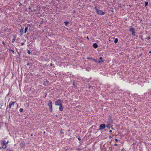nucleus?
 <instances>
[{
  "mask_svg": "<svg viewBox=\"0 0 151 151\" xmlns=\"http://www.w3.org/2000/svg\"><path fill=\"white\" fill-rule=\"evenodd\" d=\"M94 9L96 10L98 14L99 15H104L105 14V12H103L102 11L98 9H97L96 7H95Z\"/></svg>",
  "mask_w": 151,
  "mask_h": 151,
  "instance_id": "obj_1",
  "label": "nucleus"
},
{
  "mask_svg": "<svg viewBox=\"0 0 151 151\" xmlns=\"http://www.w3.org/2000/svg\"><path fill=\"white\" fill-rule=\"evenodd\" d=\"M134 29L132 26H130L129 29V31L132 33V34L133 36H135V32H134Z\"/></svg>",
  "mask_w": 151,
  "mask_h": 151,
  "instance_id": "obj_2",
  "label": "nucleus"
},
{
  "mask_svg": "<svg viewBox=\"0 0 151 151\" xmlns=\"http://www.w3.org/2000/svg\"><path fill=\"white\" fill-rule=\"evenodd\" d=\"M62 102H61V100L60 99H59L57 101L55 102V105L59 106L62 104Z\"/></svg>",
  "mask_w": 151,
  "mask_h": 151,
  "instance_id": "obj_3",
  "label": "nucleus"
},
{
  "mask_svg": "<svg viewBox=\"0 0 151 151\" xmlns=\"http://www.w3.org/2000/svg\"><path fill=\"white\" fill-rule=\"evenodd\" d=\"M48 106L50 108V111L52 112V101L51 100H49L48 103Z\"/></svg>",
  "mask_w": 151,
  "mask_h": 151,
  "instance_id": "obj_4",
  "label": "nucleus"
},
{
  "mask_svg": "<svg viewBox=\"0 0 151 151\" xmlns=\"http://www.w3.org/2000/svg\"><path fill=\"white\" fill-rule=\"evenodd\" d=\"M105 127L106 125L105 124H101L99 126V129L102 130L105 128Z\"/></svg>",
  "mask_w": 151,
  "mask_h": 151,
  "instance_id": "obj_5",
  "label": "nucleus"
},
{
  "mask_svg": "<svg viewBox=\"0 0 151 151\" xmlns=\"http://www.w3.org/2000/svg\"><path fill=\"white\" fill-rule=\"evenodd\" d=\"M15 103V102H10L9 104V108H11L12 106H13Z\"/></svg>",
  "mask_w": 151,
  "mask_h": 151,
  "instance_id": "obj_6",
  "label": "nucleus"
},
{
  "mask_svg": "<svg viewBox=\"0 0 151 151\" xmlns=\"http://www.w3.org/2000/svg\"><path fill=\"white\" fill-rule=\"evenodd\" d=\"M99 63H101L104 62V60L102 59V58L101 57H100L99 58V60L98 61Z\"/></svg>",
  "mask_w": 151,
  "mask_h": 151,
  "instance_id": "obj_7",
  "label": "nucleus"
},
{
  "mask_svg": "<svg viewBox=\"0 0 151 151\" xmlns=\"http://www.w3.org/2000/svg\"><path fill=\"white\" fill-rule=\"evenodd\" d=\"M25 146V143L24 142H21L20 143V146L21 148H24Z\"/></svg>",
  "mask_w": 151,
  "mask_h": 151,
  "instance_id": "obj_8",
  "label": "nucleus"
},
{
  "mask_svg": "<svg viewBox=\"0 0 151 151\" xmlns=\"http://www.w3.org/2000/svg\"><path fill=\"white\" fill-rule=\"evenodd\" d=\"M93 46L95 48H96L98 47V46L96 43H94L93 44Z\"/></svg>",
  "mask_w": 151,
  "mask_h": 151,
  "instance_id": "obj_9",
  "label": "nucleus"
},
{
  "mask_svg": "<svg viewBox=\"0 0 151 151\" xmlns=\"http://www.w3.org/2000/svg\"><path fill=\"white\" fill-rule=\"evenodd\" d=\"M59 110L60 111H62L63 110V108L62 106V104L59 105Z\"/></svg>",
  "mask_w": 151,
  "mask_h": 151,
  "instance_id": "obj_10",
  "label": "nucleus"
},
{
  "mask_svg": "<svg viewBox=\"0 0 151 151\" xmlns=\"http://www.w3.org/2000/svg\"><path fill=\"white\" fill-rule=\"evenodd\" d=\"M1 144L2 145H6V141L5 140L3 141L2 142V143H1Z\"/></svg>",
  "mask_w": 151,
  "mask_h": 151,
  "instance_id": "obj_11",
  "label": "nucleus"
},
{
  "mask_svg": "<svg viewBox=\"0 0 151 151\" xmlns=\"http://www.w3.org/2000/svg\"><path fill=\"white\" fill-rule=\"evenodd\" d=\"M109 122L110 124H112V120L111 118H109Z\"/></svg>",
  "mask_w": 151,
  "mask_h": 151,
  "instance_id": "obj_12",
  "label": "nucleus"
},
{
  "mask_svg": "<svg viewBox=\"0 0 151 151\" xmlns=\"http://www.w3.org/2000/svg\"><path fill=\"white\" fill-rule=\"evenodd\" d=\"M7 147L6 145H2V148L4 149H5Z\"/></svg>",
  "mask_w": 151,
  "mask_h": 151,
  "instance_id": "obj_13",
  "label": "nucleus"
},
{
  "mask_svg": "<svg viewBox=\"0 0 151 151\" xmlns=\"http://www.w3.org/2000/svg\"><path fill=\"white\" fill-rule=\"evenodd\" d=\"M148 2L147 1H145V6L146 7L148 5Z\"/></svg>",
  "mask_w": 151,
  "mask_h": 151,
  "instance_id": "obj_14",
  "label": "nucleus"
},
{
  "mask_svg": "<svg viewBox=\"0 0 151 151\" xmlns=\"http://www.w3.org/2000/svg\"><path fill=\"white\" fill-rule=\"evenodd\" d=\"M64 23L65 24V25L66 26H67V25L68 24L69 22H67V21H65V22H64Z\"/></svg>",
  "mask_w": 151,
  "mask_h": 151,
  "instance_id": "obj_15",
  "label": "nucleus"
},
{
  "mask_svg": "<svg viewBox=\"0 0 151 151\" xmlns=\"http://www.w3.org/2000/svg\"><path fill=\"white\" fill-rule=\"evenodd\" d=\"M118 40L117 38H116L115 40H114V42L115 43H116L117 42H118Z\"/></svg>",
  "mask_w": 151,
  "mask_h": 151,
  "instance_id": "obj_16",
  "label": "nucleus"
},
{
  "mask_svg": "<svg viewBox=\"0 0 151 151\" xmlns=\"http://www.w3.org/2000/svg\"><path fill=\"white\" fill-rule=\"evenodd\" d=\"M28 29V28L27 27H26L25 28V30H24V33H26L27 32Z\"/></svg>",
  "mask_w": 151,
  "mask_h": 151,
  "instance_id": "obj_17",
  "label": "nucleus"
},
{
  "mask_svg": "<svg viewBox=\"0 0 151 151\" xmlns=\"http://www.w3.org/2000/svg\"><path fill=\"white\" fill-rule=\"evenodd\" d=\"M23 111V109L22 108H20L19 109V111L21 112Z\"/></svg>",
  "mask_w": 151,
  "mask_h": 151,
  "instance_id": "obj_18",
  "label": "nucleus"
},
{
  "mask_svg": "<svg viewBox=\"0 0 151 151\" xmlns=\"http://www.w3.org/2000/svg\"><path fill=\"white\" fill-rule=\"evenodd\" d=\"M46 83H47V81H44V82L43 83V84L44 85H45L46 84Z\"/></svg>",
  "mask_w": 151,
  "mask_h": 151,
  "instance_id": "obj_19",
  "label": "nucleus"
},
{
  "mask_svg": "<svg viewBox=\"0 0 151 151\" xmlns=\"http://www.w3.org/2000/svg\"><path fill=\"white\" fill-rule=\"evenodd\" d=\"M27 53H28V54H29L31 53L30 52V51L29 50H27Z\"/></svg>",
  "mask_w": 151,
  "mask_h": 151,
  "instance_id": "obj_20",
  "label": "nucleus"
},
{
  "mask_svg": "<svg viewBox=\"0 0 151 151\" xmlns=\"http://www.w3.org/2000/svg\"><path fill=\"white\" fill-rule=\"evenodd\" d=\"M87 58V59H92V58H89V57Z\"/></svg>",
  "mask_w": 151,
  "mask_h": 151,
  "instance_id": "obj_21",
  "label": "nucleus"
},
{
  "mask_svg": "<svg viewBox=\"0 0 151 151\" xmlns=\"http://www.w3.org/2000/svg\"><path fill=\"white\" fill-rule=\"evenodd\" d=\"M11 50L12 51V52L13 53H14V50Z\"/></svg>",
  "mask_w": 151,
  "mask_h": 151,
  "instance_id": "obj_22",
  "label": "nucleus"
},
{
  "mask_svg": "<svg viewBox=\"0 0 151 151\" xmlns=\"http://www.w3.org/2000/svg\"><path fill=\"white\" fill-rule=\"evenodd\" d=\"M115 141L117 142L118 141V140L117 139H115Z\"/></svg>",
  "mask_w": 151,
  "mask_h": 151,
  "instance_id": "obj_23",
  "label": "nucleus"
},
{
  "mask_svg": "<svg viewBox=\"0 0 151 151\" xmlns=\"http://www.w3.org/2000/svg\"><path fill=\"white\" fill-rule=\"evenodd\" d=\"M6 151H12V150H9L8 149H7L6 150Z\"/></svg>",
  "mask_w": 151,
  "mask_h": 151,
  "instance_id": "obj_24",
  "label": "nucleus"
},
{
  "mask_svg": "<svg viewBox=\"0 0 151 151\" xmlns=\"http://www.w3.org/2000/svg\"><path fill=\"white\" fill-rule=\"evenodd\" d=\"M73 86H75V85L74 83V82H73Z\"/></svg>",
  "mask_w": 151,
  "mask_h": 151,
  "instance_id": "obj_25",
  "label": "nucleus"
},
{
  "mask_svg": "<svg viewBox=\"0 0 151 151\" xmlns=\"http://www.w3.org/2000/svg\"><path fill=\"white\" fill-rule=\"evenodd\" d=\"M24 43H21V45H24Z\"/></svg>",
  "mask_w": 151,
  "mask_h": 151,
  "instance_id": "obj_26",
  "label": "nucleus"
},
{
  "mask_svg": "<svg viewBox=\"0 0 151 151\" xmlns=\"http://www.w3.org/2000/svg\"><path fill=\"white\" fill-rule=\"evenodd\" d=\"M52 63H51L50 65V66H52Z\"/></svg>",
  "mask_w": 151,
  "mask_h": 151,
  "instance_id": "obj_27",
  "label": "nucleus"
},
{
  "mask_svg": "<svg viewBox=\"0 0 151 151\" xmlns=\"http://www.w3.org/2000/svg\"><path fill=\"white\" fill-rule=\"evenodd\" d=\"M9 142V141H7V142H6V144H7Z\"/></svg>",
  "mask_w": 151,
  "mask_h": 151,
  "instance_id": "obj_28",
  "label": "nucleus"
},
{
  "mask_svg": "<svg viewBox=\"0 0 151 151\" xmlns=\"http://www.w3.org/2000/svg\"><path fill=\"white\" fill-rule=\"evenodd\" d=\"M23 29H22V31L21 30H20V32H23Z\"/></svg>",
  "mask_w": 151,
  "mask_h": 151,
  "instance_id": "obj_29",
  "label": "nucleus"
},
{
  "mask_svg": "<svg viewBox=\"0 0 151 151\" xmlns=\"http://www.w3.org/2000/svg\"><path fill=\"white\" fill-rule=\"evenodd\" d=\"M78 139L79 141H80V140H81V139L80 138H78Z\"/></svg>",
  "mask_w": 151,
  "mask_h": 151,
  "instance_id": "obj_30",
  "label": "nucleus"
},
{
  "mask_svg": "<svg viewBox=\"0 0 151 151\" xmlns=\"http://www.w3.org/2000/svg\"><path fill=\"white\" fill-rule=\"evenodd\" d=\"M15 40V39H13V41H12V42H14V41Z\"/></svg>",
  "mask_w": 151,
  "mask_h": 151,
  "instance_id": "obj_31",
  "label": "nucleus"
},
{
  "mask_svg": "<svg viewBox=\"0 0 151 151\" xmlns=\"http://www.w3.org/2000/svg\"><path fill=\"white\" fill-rule=\"evenodd\" d=\"M107 128H108L109 127V125H107L106 127Z\"/></svg>",
  "mask_w": 151,
  "mask_h": 151,
  "instance_id": "obj_32",
  "label": "nucleus"
},
{
  "mask_svg": "<svg viewBox=\"0 0 151 151\" xmlns=\"http://www.w3.org/2000/svg\"><path fill=\"white\" fill-rule=\"evenodd\" d=\"M109 138L110 139H111V138H112V137H111V136H109Z\"/></svg>",
  "mask_w": 151,
  "mask_h": 151,
  "instance_id": "obj_33",
  "label": "nucleus"
},
{
  "mask_svg": "<svg viewBox=\"0 0 151 151\" xmlns=\"http://www.w3.org/2000/svg\"><path fill=\"white\" fill-rule=\"evenodd\" d=\"M112 132V130H109V132H110L111 133V132Z\"/></svg>",
  "mask_w": 151,
  "mask_h": 151,
  "instance_id": "obj_34",
  "label": "nucleus"
},
{
  "mask_svg": "<svg viewBox=\"0 0 151 151\" xmlns=\"http://www.w3.org/2000/svg\"><path fill=\"white\" fill-rule=\"evenodd\" d=\"M147 39H150V37H147Z\"/></svg>",
  "mask_w": 151,
  "mask_h": 151,
  "instance_id": "obj_35",
  "label": "nucleus"
},
{
  "mask_svg": "<svg viewBox=\"0 0 151 151\" xmlns=\"http://www.w3.org/2000/svg\"><path fill=\"white\" fill-rule=\"evenodd\" d=\"M94 61L95 62H97V61L96 60H94Z\"/></svg>",
  "mask_w": 151,
  "mask_h": 151,
  "instance_id": "obj_36",
  "label": "nucleus"
},
{
  "mask_svg": "<svg viewBox=\"0 0 151 151\" xmlns=\"http://www.w3.org/2000/svg\"><path fill=\"white\" fill-rule=\"evenodd\" d=\"M114 145V146H116L117 145V144H115Z\"/></svg>",
  "mask_w": 151,
  "mask_h": 151,
  "instance_id": "obj_37",
  "label": "nucleus"
},
{
  "mask_svg": "<svg viewBox=\"0 0 151 151\" xmlns=\"http://www.w3.org/2000/svg\"><path fill=\"white\" fill-rule=\"evenodd\" d=\"M149 53H151V50H150V51H149Z\"/></svg>",
  "mask_w": 151,
  "mask_h": 151,
  "instance_id": "obj_38",
  "label": "nucleus"
},
{
  "mask_svg": "<svg viewBox=\"0 0 151 151\" xmlns=\"http://www.w3.org/2000/svg\"><path fill=\"white\" fill-rule=\"evenodd\" d=\"M27 65H29V64L28 63H27Z\"/></svg>",
  "mask_w": 151,
  "mask_h": 151,
  "instance_id": "obj_39",
  "label": "nucleus"
},
{
  "mask_svg": "<svg viewBox=\"0 0 151 151\" xmlns=\"http://www.w3.org/2000/svg\"><path fill=\"white\" fill-rule=\"evenodd\" d=\"M87 39L88 40V39H88V37H87Z\"/></svg>",
  "mask_w": 151,
  "mask_h": 151,
  "instance_id": "obj_40",
  "label": "nucleus"
},
{
  "mask_svg": "<svg viewBox=\"0 0 151 151\" xmlns=\"http://www.w3.org/2000/svg\"><path fill=\"white\" fill-rule=\"evenodd\" d=\"M1 147H0V149H1Z\"/></svg>",
  "mask_w": 151,
  "mask_h": 151,
  "instance_id": "obj_41",
  "label": "nucleus"
}]
</instances>
